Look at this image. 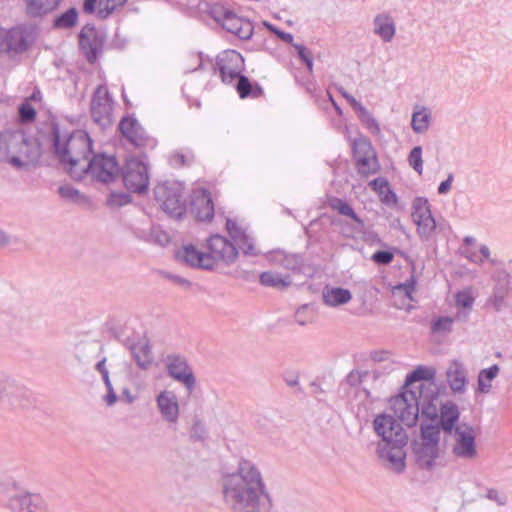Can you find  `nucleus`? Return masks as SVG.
I'll use <instances>...</instances> for the list:
<instances>
[{
    "label": "nucleus",
    "mask_w": 512,
    "mask_h": 512,
    "mask_svg": "<svg viewBox=\"0 0 512 512\" xmlns=\"http://www.w3.org/2000/svg\"><path fill=\"white\" fill-rule=\"evenodd\" d=\"M339 92L347 100V102L351 105L355 112L363 106L359 101H357L352 95L347 93L344 89H339Z\"/></svg>",
    "instance_id": "59"
},
{
    "label": "nucleus",
    "mask_w": 512,
    "mask_h": 512,
    "mask_svg": "<svg viewBox=\"0 0 512 512\" xmlns=\"http://www.w3.org/2000/svg\"><path fill=\"white\" fill-rule=\"evenodd\" d=\"M175 258L178 262L192 268L212 270L211 259L207 256L206 252L198 250L192 244L184 245L176 250Z\"/></svg>",
    "instance_id": "21"
},
{
    "label": "nucleus",
    "mask_w": 512,
    "mask_h": 512,
    "mask_svg": "<svg viewBox=\"0 0 512 512\" xmlns=\"http://www.w3.org/2000/svg\"><path fill=\"white\" fill-rule=\"evenodd\" d=\"M413 222L417 226V234L422 241L432 239L436 230V221L432 215L431 205L427 198L416 197L412 202Z\"/></svg>",
    "instance_id": "11"
},
{
    "label": "nucleus",
    "mask_w": 512,
    "mask_h": 512,
    "mask_svg": "<svg viewBox=\"0 0 512 512\" xmlns=\"http://www.w3.org/2000/svg\"><path fill=\"white\" fill-rule=\"evenodd\" d=\"M154 197L163 211L174 218H181L186 211V203L178 187L169 182L159 183L154 188Z\"/></svg>",
    "instance_id": "9"
},
{
    "label": "nucleus",
    "mask_w": 512,
    "mask_h": 512,
    "mask_svg": "<svg viewBox=\"0 0 512 512\" xmlns=\"http://www.w3.org/2000/svg\"><path fill=\"white\" fill-rule=\"evenodd\" d=\"M369 185L378 193V195H380L387 187H389V182L385 178L378 177L373 179Z\"/></svg>",
    "instance_id": "57"
},
{
    "label": "nucleus",
    "mask_w": 512,
    "mask_h": 512,
    "mask_svg": "<svg viewBox=\"0 0 512 512\" xmlns=\"http://www.w3.org/2000/svg\"><path fill=\"white\" fill-rule=\"evenodd\" d=\"M36 118V110L28 102L22 103L19 107V119L22 123H29Z\"/></svg>",
    "instance_id": "51"
},
{
    "label": "nucleus",
    "mask_w": 512,
    "mask_h": 512,
    "mask_svg": "<svg viewBox=\"0 0 512 512\" xmlns=\"http://www.w3.org/2000/svg\"><path fill=\"white\" fill-rule=\"evenodd\" d=\"M356 114L361 123L371 134H380L381 130L378 121L372 116L366 107L362 106L359 110L356 111Z\"/></svg>",
    "instance_id": "45"
},
{
    "label": "nucleus",
    "mask_w": 512,
    "mask_h": 512,
    "mask_svg": "<svg viewBox=\"0 0 512 512\" xmlns=\"http://www.w3.org/2000/svg\"><path fill=\"white\" fill-rule=\"evenodd\" d=\"M122 179L128 191L138 194L146 192L149 185L147 165L137 158L128 159L122 169Z\"/></svg>",
    "instance_id": "13"
},
{
    "label": "nucleus",
    "mask_w": 512,
    "mask_h": 512,
    "mask_svg": "<svg viewBox=\"0 0 512 512\" xmlns=\"http://www.w3.org/2000/svg\"><path fill=\"white\" fill-rule=\"evenodd\" d=\"M435 376V368L418 366L407 375L401 392L389 400L394 415L406 426H415L420 412L422 416H437L439 392Z\"/></svg>",
    "instance_id": "1"
},
{
    "label": "nucleus",
    "mask_w": 512,
    "mask_h": 512,
    "mask_svg": "<svg viewBox=\"0 0 512 512\" xmlns=\"http://www.w3.org/2000/svg\"><path fill=\"white\" fill-rule=\"evenodd\" d=\"M195 162V154L191 149L175 150L168 156V163L172 168L189 167Z\"/></svg>",
    "instance_id": "37"
},
{
    "label": "nucleus",
    "mask_w": 512,
    "mask_h": 512,
    "mask_svg": "<svg viewBox=\"0 0 512 512\" xmlns=\"http://www.w3.org/2000/svg\"><path fill=\"white\" fill-rule=\"evenodd\" d=\"M128 0H99L97 11L98 18L104 20L113 14L117 9L123 7Z\"/></svg>",
    "instance_id": "46"
},
{
    "label": "nucleus",
    "mask_w": 512,
    "mask_h": 512,
    "mask_svg": "<svg viewBox=\"0 0 512 512\" xmlns=\"http://www.w3.org/2000/svg\"><path fill=\"white\" fill-rule=\"evenodd\" d=\"M232 10L226 8L222 4L215 3L210 5L208 14L211 18H213L217 23H219L221 26L223 25L226 17L230 15Z\"/></svg>",
    "instance_id": "49"
},
{
    "label": "nucleus",
    "mask_w": 512,
    "mask_h": 512,
    "mask_svg": "<svg viewBox=\"0 0 512 512\" xmlns=\"http://www.w3.org/2000/svg\"><path fill=\"white\" fill-rule=\"evenodd\" d=\"M323 302L330 307L346 304L352 298L348 289L326 286L322 291Z\"/></svg>",
    "instance_id": "33"
},
{
    "label": "nucleus",
    "mask_w": 512,
    "mask_h": 512,
    "mask_svg": "<svg viewBox=\"0 0 512 512\" xmlns=\"http://www.w3.org/2000/svg\"><path fill=\"white\" fill-rule=\"evenodd\" d=\"M332 210L337 211L340 215L349 217L352 223L340 219L332 220V224L339 227L340 233L348 239H353L356 235L361 234L365 230V222L354 211L353 207L344 199L333 197L329 201Z\"/></svg>",
    "instance_id": "8"
},
{
    "label": "nucleus",
    "mask_w": 512,
    "mask_h": 512,
    "mask_svg": "<svg viewBox=\"0 0 512 512\" xmlns=\"http://www.w3.org/2000/svg\"><path fill=\"white\" fill-rule=\"evenodd\" d=\"M432 115L426 107H416L412 114L411 128L416 134L425 133L431 124Z\"/></svg>",
    "instance_id": "36"
},
{
    "label": "nucleus",
    "mask_w": 512,
    "mask_h": 512,
    "mask_svg": "<svg viewBox=\"0 0 512 512\" xmlns=\"http://www.w3.org/2000/svg\"><path fill=\"white\" fill-rule=\"evenodd\" d=\"M234 83V87L241 99H256L264 94V90L259 83L251 81L243 74L238 77Z\"/></svg>",
    "instance_id": "29"
},
{
    "label": "nucleus",
    "mask_w": 512,
    "mask_h": 512,
    "mask_svg": "<svg viewBox=\"0 0 512 512\" xmlns=\"http://www.w3.org/2000/svg\"><path fill=\"white\" fill-rule=\"evenodd\" d=\"M352 153L354 162L357 163L358 159L368 158L376 153L370 140L365 137L357 138L352 143Z\"/></svg>",
    "instance_id": "41"
},
{
    "label": "nucleus",
    "mask_w": 512,
    "mask_h": 512,
    "mask_svg": "<svg viewBox=\"0 0 512 512\" xmlns=\"http://www.w3.org/2000/svg\"><path fill=\"white\" fill-rule=\"evenodd\" d=\"M499 372L500 367L497 364H493L488 368L480 370L477 377L476 392L480 394H489L492 390V382L498 376Z\"/></svg>",
    "instance_id": "34"
},
{
    "label": "nucleus",
    "mask_w": 512,
    "mask_h": 512,
    "mask_svg": "<svg viewBox=\"0 0 512 512\" xmlns=\"http://www.w3.org/2000/svg\"><path fill=\"white\" fill-rule=\"evenodd\" d=\"M164 363L171 378L183 384L189 393L195 389L196 378L185 356L171 353L164 358Z\"/></svg>",
    "instance_id": "14"
},
{
    "label": "nucleus",
    "mask_w": 512,
    "mask_h": 512,
    "mask_svg": "<svg viewBox=\"0 0 512 512\" xmlns=\"http://www.w3.org/2000/svg\"><path fill=\"white\" fill-rule=\"evenodd\" d=\"M8 46L7 31L0 29V53H10Z\"/></svg>",
    "instance_id": "62"
},
{
    "label": "nucleus",
    "mask_w": 512,
    "mask_h": 512,
    "mask_svg": "<svg viewBox=\"0 0 512 512\" xmlns=\"http://www.w3.org/2000/svg\"><path fill=\"white\" fill-rule=\"evenodd\" d=\"M118 129L122 136L136 148L153 149L157 145V140L148 135L132 115L123 117L119 122Z\"/></svg>",
    "instance_id": "15"
},
{
    "label": "nucleus",
    "mask_w": 512,
    "mask_h": 512,
    "mask_svg": "<svg viewBox=\"0 0 512 512\" xmlns=\"http://www.w3.org/2000/svg\"><path fill=\"white\" fill-rule=\"evenodd\" d=\"M157 408L162 418L176 424L179 418V403L176 394L170 390L161 391L156 397Z\"/></svg>",
    "instance_id": "22"
},
{
    "label": "nucleus",
    "mask_w": 512,
    "mask_h": 512,
    "mask_svg": "<svg viewBox=\"0 0 512 512\" xmlns=\"http://www.w3.org/2000/svg\"><path fill=\"white\" fill-rule=\"evenodd\" d=\"M368 374V371L354 369L349 372L345 380L348 385L356 387L364 381Z\"/></svg>",
    "instance_id": "52"
},
{
    "label": "nucleus",
    "mask_w": 512,
    "mask_h": 512,
    "mask_svg": "<svg viewBox=\"0 0 512 512\" xmlns=\"http://www.w3.org/2000/svg\"><path fill=\"white\" fill-rule=\"evenodd\" d=\"M374 33L383 42H391L396 33V27L392 16L389 13H380L373 20Z\"/></svg>",
    "instance_id": "28"
},
{
    "label": "nucleus",
    "mask_w": 512,
    "mask_h": 512,
    "mask_svg": "<svg viewBox=\"0 0 512 512\" xmlns=\"http://www.w3.org/2000/svg\"><path fill=\"white\" fill-rule=\"evenodd\" d=\"M58 193L62 199L71 202H79L80 198L82 197L79 190L69 184L60 186L58 188Z\"/></svg>",
    "instance_id": "50"
},
{
    "label": "nucleus",
    "mask_w": 512,
    "mask_h": 512,
    "mask_svg": "<svg viewBox=\"0 0 512 512\" xmlns=\"http://www.w3.org/2000/svg\"><path fill=\"white\" fill-rule=\"evenodd\" d=\"M456 317L439 316L431 320L430 331L434 335L446 336L453 330Z\"/></svg>",
    "instance_id": "40"
},
{
    "label": "nucleus",
    "mask_w": 512,
    "mask_h": 512,
    "mask_svg": "<svg viewBox=\"0 0 512 512\" xmlns=\"http://www.w3.org/2000/svg\"><path fill=\"white\" fill-rule=\"evenodd\" d=\"M78 20V11L76 8H69L64 13L55 17L53 27L57 29H70L74 27Z\"/></svg>",
    "instance_id": "43"
},
{
    "label": "nucleus",
    "mask_w": 512,
    "mask_h": 512,
    "mask_svg": "<svg viewBox=\"0 0 512 512\" xmlns=\"http://www.w3.org/2000/svg\"><path fill=\"white\" fill-rule=\"evenodd\" d=\"M453 180H454V175L452 173L448 174L447 179L442 181L439 184V186H438V193L440 195L447 194L450 191V189H451V185H452Z\"/></svg>",
    "instance_id": "58"
},
{
    "label": "nucleus",
    "mask_w": 512,
    "mask_h": 512,
    "mask_svg": "<svg viewBox=\"0 0 512 512\" xmlns=\"http://www.w3.org/2000/svg\"><path fill=\"white\" fill-rule=\"evenodd\" d=\"M474 297L470 290L459 291L455 295V304L458 308H463L465 310L459 311L456 314L457 320H467L469 317V313L474 304Z\"/></svg>",
    "instance_id": "39"
},
{
    "label": "nucleus",
    "mask_w": 512,
    "mask_h": 512,
    "mask_svg": "<svg viewBox=\"0 0 512 512\" xmlns=\"http://www.w3.org/2000/svg\"><path fill=\"white\" fill-rule=\"evenodd\" d=\"M451 453L463 461H473L478 457L476 430L472 425L462 423L454 429Z\"/></svg>",
    "instance_id": "7"
},
{
    "label": "nucleus",
    "mask_w": 512,
    "mask_h": 512,
    "mask_svg": "<svg viewBox=\"0 0 512 512\" xmlns=\"http://www.w3.org/2000/svg\"><path fill=\"white\" fill-rule=\"evenodd\" d=\"M310 387L312 389V394L315 396V398L317 400H321V398L319 397L320 395L324 394V390L323 388L321 387L320 383L317 382V381H313L311 382L310 384Z\"/></svg>",
    "instance_id": "64"
},
{
    "label": "nucleus",
    "mask_w": 512,
    "mask_h": 512,
    "mask_svg": "<svg viewBox=\"0 0 512 512\" xmlns=\"http://www.w3.org/2000/svg\"><path fill=\"white\" fill-rule=\"evenodd\" d=\"M24 321L23 315L16 308L0 309V331L17 330Z\"/></svg>",
    "instance_id": "35"
},
{
    "label": "nucleus",
    "mask_w": 512,
    "mask_h": 512,
    "mask_svg": "<svg viewBox=\"0 0 512 512\" xmlns=\"http://www.w3.org/2000/svg\"><path fill=\"white\" fill-rule=\"evenodd\" d=\"M446 378L450 389L455 393H464L468 383L467 370L459 360L451 361L447 371Z\"/></svg>",
    "instance_id": "26"
},
{
    "label": "nucleus",
    "mask_w": 512,
    "mask_h": 512,
    "mask_svg": "<svg viewBox=\"0 0 512 512\" xmlns=\"http://www.w3.org/2000/svg\"><path fill=\"white\" fill-rule=\"evenodd\" d=\"M17 390L18 388L13 381L3 374H0V401L5 399L10 401Z\"/></svg>",
    "instance_id": "47"
},
{
    "label": "nucleus",
    "mask_w": 512,
    "mask_h": 512,
    "mask_svg": "<svg viewBox=\"0 0 512 512\" xmlns=\"http://www.w3.org/2000/svg\"><path fill=\"white\" fill-rule=\"evenodd\" d=\"M259 282L261 285L273 288H285L291 284L289 275H281L277 272L265 271L259 275Z\"/></svg>",
    "instance_id": "38"
},
{
    "label": "nucleus",
    "mask_w": 512,
    "mask_h": 512,
    "mask_svg": "<svg viewBox=\"0 0 512 512\" xmlns=\"http://www.w3.org/2000/svg\"><path fill=\"white\" fill-rule=\"evenodd\" d=\"M275 35H276L279 39H281L283 42H285V43H287V44H290V45H292V46H293V44H295V43L293 42L294 37H293V35H292L291 33H288V32H285V31L280 30V31H275Z\"/></svg>",
    "instance_id": "63"
},
{
    "label": "nucleus",
    "mask_w": 512,
    "mask_h": 512,
    "mask_svg": "<svg viewBox=\"0 0 512 512\" xmlns=\"http://www.w3.org/2000/svg\"><path fill=\"white\" fill-rule=\"evenodd\" d=\"M293 48L296 50L299 59L304 63L313 57L312 52L303 44L297 43L293 44Z\"/></svg>",
    "instance_id": "56"
},
{
    "label": "nucleus",
    "mask_w": 512,
    "mask_h": 512,
    "mask_svg": "<svg viewBox=\"0 0 512 512\" xmlns=\"http://www.w3.org/2000/svg\"><path fill=\"white\" fill-rule=\"evenodd\" d=\"M119 173V165L113 156L105 154H93L85 165H81L79 171L72 172V178L82 180L85 175L100 183L113 182Z\"/></svg>",
    "instance_id": "5"
},
{
    "label": "nucleus",
    "mask_w": 512,
    "mask_h": 512,
    "mask_svg": "<svg viewBox=\"0 0 512 512\" xmlns=\"http://www.w3.org/2000/svg\"><path fill=\"white\" fill-rule=\"evenodd\" d=\"M379 197L381 202L388 206L395 205L398 201L396 193L390 187H387Z\"/></svg>",
    "instance_id": "55"
},
{
    "label": "nucleus",
    "mask_w": 512,
    "mask_h": 512,
    "mask_svg": "<svg viewBox=\"0 0 512 512\" xmlns=\"http://www.w3.org/2000/svg\"><path fill=\"white\" fill-rule=\"evenodd\" d=\"M12 512H48L44 498L38 493H23L12 496L7 502Z\"/></svg>",
    "instance_id": "19"
},
{
    "label": "nucleus",
    "mask_w": 512,
    "mask_h": 512,
    "mask_svg": "<svg viewBox=\"0 0 512 512\" xmlns=\"http://www.w3.org/2000/svg\"><path fill=\"white\" fill-rule=\"evenodd\" d=\"M283 379H284V382L289 387H297L299 392L302 391L301 388L299 387V376H298V374H288V375H285Z\"/></svg>",
    "instance_id": "60"
},
{
    "label": "nucleus",
    "mask_w": 512,
    "mask_h": 512,
    "mask_svg": "<svg viewBox=\"0 0 512 512\" xmlns=\"http://www.w3.org/2000/svg\"><path fill=\"white\" fill-rule=\"evenodd\" d=\"M413 452L419 468L432 470L435 466V460L439 456V447L419 443L414 445Z\"/></svg>",
    "instance_id": "27"
},
{
    "label": "nucleus",
    "mask_w": 512,
    "mask_h": 512,
    "mask_svg": "<svg viewBox=\"0 0 512 512\" xmlns=\"http://www.w3.org/2000/svg\"><path fill=\"white\" fill-rule=\"evenodd\" d=\"M213 69L215 72H219L224 84H233L242 75L244 58L236 50L222 51L217 55Z\"/></svg>",
    "instance_id": "12"
},
{
    "label": "nucleus",
    "mask_w": 512,
    "mask_h": 512,
    "mask_svg": "<svg viewBox=\"0 0 512 512\" xmlns=\"http://www.w3.org/2000/svg\"><path fill=\"white\" fill-rule=\"evenodd\" d=\"M407 161L415 172L419 175L423 173V159H422V147L415 146L410 151Z\"/></svg>",
    "instance_id": "48"
},
{
    "label": "nucleus",
    "mask_w": 512,
    "mask_h": 512,
    "mask_svg": "<svg viewBox=\"0 0 512 512\" xmlns=\"http://www.w3.org/2000/svg\"><path fill=\"white\" fill-rule=\"evenodd\" d=\"M90 115L94 123L107 128L113 123V99L106 85H98L90 101Z\"/></svg>",
    "instance_id": "10"
},
{
    "label": "nucleus",
    "mask_w": 512,
    "mask_h": 512,
    "mask_svg": "<svg viewBox=\"0 0 512 512\" xmlns=\"http://www.w3.org/2000/svg\"><path fill=\"white\" fill-rule=\"evenodd\" d=\"M226 229L234 242L233 244L237 245L238 249H240L245 255L255 256L258 254L254 246L253 238L250 237V235H248L236 221L227 219Z\"/></svg>",
    "instance_id": "24"
},
{
    "label": "nucleus",
    "mask_w": 512,
    "mask_h": 512,
    "mask_svg": "<svg viewBox=\"0 0 512 512\" xmlns=\"http://www.w3.org/2000/svg\"><path fill=\"white\" fill-rule=\"evenodd\" d=\"M357 173L362 177H369L370 175L376 174L380 169V164L377 158V154L369 156L368 158L358 159L355 163Z\"/></svg>",
    "instance_id": "42"
},
{
    "label": "nucleus",
    "mask_w": 512,
    "mask_h": 512,
    "mask_svg": "<svg viewBox=\"0 0 512 512\" xmlns=\"http://www.w3.org/2000/svg\"><path fill=\"white\" fill-rule=\"evenodd\" d=\"M191 211L199 221H211L214 217V203L208 190L194 193L191 200Z\"/></svg>",
    "instance_id": "23"
},
{
    "label": "nucleus",
    "mask_w": 512,
    "mask_h": 512,
    "mask_svg": "<svg viewBox=\"0 0 512 512\" xmlns=\"http://www.w3.org/2000/svg\"><path fill=\"white\" fill-rule=\"evenodd\" d=\"M374 429L382 438L383 444H379L378 456L390 464L395 473H402L406 468V453L408 436L397 420L391 415H378L374 419Z\"/></svg>",
    "instance_id": "4"
},
{
    "label": "nucleus",
    "mask_w": 512,
    "mask_h": 512,
    "mask_svg": "<svg viewBox=\"0 0 512 512\" xmlns=\"http://www.w3.org/2000/svg\"><path fill=\"white\" fill-rule=\"evenodd\" d=\"M130 350L137 366L141 369H148L153 362L152 349L148 341L133 343Z\"/></svg>",
    "instance_id": "31"
},
{
    "label": "nucleus",
    "mask_w": 512,
    "mask_h": 512,
    "mask_svg": "<svg viewBox=\"0 0 512 512\" xmlns=\"http://www.w3.org/2000/svg\"><path fill=\"white\" fill-rule=\"evenodd\" d=\"M484 497L490 501L495 502L498 506H505L508 501L507 496L503 493H500L495 488H488Z\"/></svg>",
    "instance_id": "53"
},
{
    "label": "nucleus",
    "mask_w": 512,
    "mask_h": 512,
    "mask_svg": "<svg viewBox=\"0 0 512 512\" xmlns=\"http://www.w3.org/2000/svg\"><path fill=\"white\" fill-rule=\"evenodd\" d=\"M222 27L241 40H249L254 32L253 23L236 15L233 11L226 17Z\"/></svg>",
    "instance_id": "25"
},
{
    "label": "nucleus",
    "mask_w": 512,
    "mask_h": 512,
    "mask_svg": "<svg viewBox=\"0 0 512 512\" xmlns=\"http://www.w3.org/2000/svg\"><path fill=\"white\" fill-rule=\"evenodd\" d=\"M51 134L54 155L72 177V172L79 171L93 155V141L85 131L69 134L62 132L58 124L52 125Z\"/></svg>",
    "instance_id": "3"
},
{
    "label": "nucleus",
    "mask_w": 512,
    "mask_h": 512,
    "mask_svg": "<svg viewBox=\"0 0 512 512\" xmlns=\"http://www.w3.org/2000/svg\"><path fill=\"white\" fill-rule=\"evenodd\" d=\"M440 430H442V428L437 423L435 425H421V443L438 447L440 439Z\"/></svg>",
    "instance_id": "44"
},
{
    "label": "nucleus",
    "mask_w": 512,
    "mask_h": 512,
    "mask_svg": "<svg viewBox=\"0 0 512 512\" xmlns=\"http://www.w3.org/2000/svg\"><path fill=\"white\" fill-rule=\"evenodd\" d=\"M60 0H25V10L29 17L40 18L53 12Z\"/></svg>",
    "instance_id": "30"
},
{
    "label": "nucleus",
    "mask_w": 512,
    "mask_h": 512,
    "mask_svg": "<svg viewBox=\"0 0 512 512\" xmlns=\"http://www.w3.org/2000/svg\"><path fill=\"white\" fill-rule=\"evenodd\" d=\"M29 142L22 130H6L0 133V161L16 168L25 166L22 156H28Z\"/></svg>",
    "instance_id": "6"
},
{
    "label": "nucleus",
    "mask_w": 512,
    "mask_h": 512,
    "mask_svg": "<svg viewBox=\"0 0 512 512\" xmlns=\"http://www.w3.org/2000/svg\"><path fill=\"white\" fill-rule=\"evenodd\" d=\"M424 417L431 421L437 420V424L442 428L444 433L451 434L458 426L457 423L460 418V411L456 403L451 400H446L445 402H440L439 406L437 405L436 417Z\"/></svg>",
    "instance_id": "20"
},
{
    "label": "nucleus",
    "mask_w": 512,
    "mask_h": 512,
    "mask_svg": "<svg viewBox=\"0 0 512 512\" xmlns=\"http://www.w3.org/2000/svg\"><path fill=\"white\" fill-rule=\"evenodd\" d=\"M492 281V293L486 304L499 312L506 306L505 300L512 293V275L505 269H498L493 273Z\"/></svg>",
    "instance_id": "18"
},
{
    "label": "nucleus",
    "mask_w": 512,
    "mask_h": 512,
    "mask_svg": "<svg viewBox=\"0 0 512 512\" xmlns=\"http://www.w3.org/2000/svg\"><path fill=\"white\" fill-rule=\"evenodd\" d=\"M105 36L92 25H85L79 34V47L90 64H94L103 53Z\"/></svg>",
    "instance_id": "17"
},
{
    "label": "nucleus",
    "mask_w": 512,
    "mask_h": 512,
    "mask_svg": "<svg viewBox=\"0 0 512 512\" xmlns=\"http://www.w3.org/2000/svg\"><path fill=\"white\" fill-rule=\"evenodd\" d=\"M221 492L231 512H270L273 508L260 470L244 458L239 460L236 472L222 477Z\"/></svg>",
    "instance_id": "2"
},
{
    "label": "nucleus",
    "mask_w": 512,
    "mask_h": 512,
    "mask_svg": "<svg viewBox=\"0 0 512 512\" xmlns=\"http://www.w3.org/2000/svg\"><path fill=\"white\" fill-rule=\"evenodd\" d=\"M394 255L389 251L379 250L372 255V260L377 264L387 265L393 261Z\"/></svg>",
    "instance_id": "54"
},
{
    "label": "nucleus",
    "mask_w": 512,
    "mask_h": 512,
    "mask_svg": "<svg viewBox=\"0 0 512 512\" xmlns=\"http://www.w3.org/2000/svg\"><path fill=\"white\" fill-rule=\"evenodd\" d=\"M167 277L173 281L175 284L180 285L184 288H189L191 286V282L179 275L168 274Z\"/></svg>",
    "instance_id": "61"
},
{
    "label": "nucleus",
    "mask_w": 512,
    "mask_h": 512,
    "mask_svg": "<svg viewBox=\"0 0 512 512\" xmlns=\"http://www.w3.org/2000/svg\"><path fill=\"white\" fill-rule=\"evenodd\" d=\"M207 249L208 252H206V254L211 259L212 269H214L219 262L230 265L238 256L236 246L219 234L212 235L207 240Z\"/></svg>",
    "instance_id": "16"
},
{
    "label": "nucleus",
    "mask_w": 512,
    "mask_h": 512,
    "mask_svg": "<svg viewBox=\"0 0 512 512\" xmlns=\"http://www.w3.org/2000/svg\"><path fill=\"white\" fill-rule=\"evenodd\" d=\"M7 31L8 48L10 53H23L29 47L28 33L25 29L15 27Z\"/></svg>",
    "instance_id": "32"
}]
</instances>
